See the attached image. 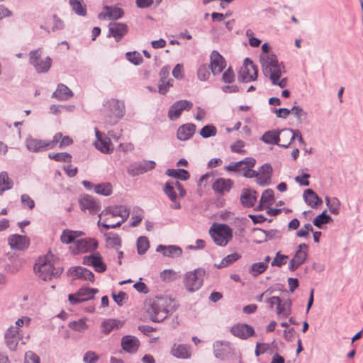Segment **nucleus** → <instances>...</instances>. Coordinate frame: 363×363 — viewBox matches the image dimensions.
Listing matches in <instances>:
<instances>
[{"instance_id": "obj_1", "label": "nucleus", "mask_w": 363, "mask_h": 363, "mask_svg": "<svg viewBox=\"0 0 363 363\" xmlns=\"http://www.w3.org/2000/svg\"><path fill=\"white\" fill-rule=\"evenodd\" d=\"M259 62L263 74L269 78L274 85L284 89L287 86V79H280L284 72V67L279 62L276 55H264L259 56Z\"/></svg>"}, {"instance_id": "obj_2", "label": "nucleus", "mask_w": 363, "mask_h": 363, "mask_svg": "<svg viewBox=\"0 0 363 363\" xmlns=\"http://www.w3.org/2000/svg\"><path fill=\"white\" fill-rule=\"evenodd\" d=\"M130 210L125 206H109L99 215V226L113 229L122 225L129 217Z\"/></svg>"}, {"instance_id": "obj_3", "label": "nucleus", "mask_w": 363, "mask_h": 363, "mask_svg": "<svg viewBox=\"0 0 363 363\" xmlns=\"http://www.w3.org/2000/svg\"><path fill=\"white\" fill-rule=\"evenodd\" d=\"M36 275L43 281H49L58 277L63 272L61 267H55L48 256L40 258L34 266Z\"/></svg>"}, {"instance_id": "obj_4", "label": "nucleus", "mask_w": 363, "mask_h": 363, "mask_svg": "<svg viewBox=\"0 0 363 363\" xmlns=\"http://www.w3.org/2000/svg\"><path fill=\"white\" fill-rule=\"evenodd\" d=\"M209 234L216 245L225 246L233 238V230L227 224H213L209 229Z\"/></svg>"}, {"instance_id": "obj_5", "label": "nucleus", "mask_w": 363, "mask_h": 363, "mask_svg": "<svg viewBox=\"0 0 363 363\" xmlns=\"http://www.w3.org/2000/svg\"><path fill=\"white\" fill-rule=\"evenodd\" d=\"M205 274L206 271L202 268L186 272L184 278V284L186 289L189 292L198 291L203 285Z\"/></svg>"}, {"instance_id": "obj_6", "label": "nucleus", "mask_w": 363, "mask_h": 363, "mask_svg": "<svg viewBox=\"0 0 363 363\" xmlns=\"http://www.w3.org/2000/svg\"><path fill=\"white\" fill-rule=\"evenodd\" d=\"M257 77V69L253 62L248 57L244 60L243 65L238 73V79L242 82H249Z\"/></svg>"}, {"instance_id": "obj_7", "label": "nucleus", "mask_w": 363, "mask_h": 363, "mask_svg": "<svg viewBox=\"0 0 363 363\" xmlns=\"http://www.w3.org/2000/svg\"><path fill=\"white\" fill-rule=\"evenodd\" d=\"M30 62L38 73H44L50 69L52 60L49 57L42 59L40 50L38 49L30 52Z\"/></svg>"}, {"instance_id": "obj_8", "label": "nucleus", "mask_w": 363, "mask_h": 363, "mask_svg": "<svg viewBox=\"0 0 363 363\" xmlns=\"http://www.w3.org/2000/svg\"><path fill=\"white\" fill-rule=\"evenodd\" d=\"M156 163L152 160L132 162L127 167V172L131 177L138 176L155 168Z\"/></svg>"}, {"instance_id": "obj_9", "label": "nucleus", "mask_w": 363, "mask_h": 363, "mask_svg": "<svg viewBox=\"0 0 363 363\" xmlns=\"http://www.w3.org/2000/svg\"><path fill=\"white\" fill-rule=\"evenodd\" d=\"M98 292L96 289H90L82 287L78 290L74 294H69L68 300L69 302L76 305L77 303L91 300L94 298V295Z\"/></svg>"}, {"instance_id": "obj_10", "label": "nucleus", "mask_w": 363, "mask_h": 363, "mask_svg": "<svg viewBox=\"0 0 363 363\" xmlns=\"http://www.w3.org/2000/svg\"><path fill=\"white\" fill-rule=\"evenodd\" d=\"M103 106L105 111L113 114L116 118H121L123 117L125 113V105L123 101L111 99L104 101Z\"/></svg>"}, {"instance_id": "obj_11", "label": "nucleus", "mask_w": 363, "mask_h": 363, "mask_svg": "<svg viewBox=\"0 0 363 363\" xmlns=\"http://www.w3.org/2000/svg\"><path fill=\"white\" fill-rule=\"evenodd\" d=\"M193 104L188 100H179L174 102L168 111V117L171 121H175L181 116L183 111H189Z\"/></svg>"}, {"instance_id": "obj_12", "label": "nucleus", "mask_w": 363, "mask_h": 363, "mask_svg": "<svg viewBox=\"0 0 363 363\" xmlns=\"http://www.w3.org/2000/svg\"><path fill=\"white\" fill-rule=\"evenodd\" d=\"M211 70L214 76L222 72L226 66L225 58L216 50H213L210 55Z\"/></svg>"}, {"instance_id": "obj_13", "label": "nucleus", "mask_w": 363, "mask_h": 363, "mask_svg": "<svg viewBox=\"0 0 363 363\" xmlns=\"http://www.w3.org/2000/svg\"><path fill=\"white\" fill-rule=\"evenodd\" d=\"M230 333L242 340H247L255 334L253 327L246 323H238L231 327Z\"/></svg>"}, {"instance_id": "obj_14", "label": "nucleus", "mask_w": 363, "mask_h": 363, "mask_svg": "<svg viewBox=\"0 0 363 363\" xmlns=\"http://www.w3.org/2000/svg\"><path fill=\"white\" fill-rule=\"evenodd\" d=\"M8 243L12 250H25L30 245V239L26 235L13 234L8 238Z\"/></svg>"}, {"instance_id": "obj_15", "label": "nucleus", "mask_w": 363, "mask_h": 363, "mask_svg": "<svg viewBox=\"0 0 363 363\" xmlns=\"http://www.w3.org/2000/svg\"><path fill=\"white\" fill-rule=\"evenodd\" d=\"M179 306L178 302L168 296L160 297V313L163 312L165 315L160 318V323L172 314Z\"/></svg>"}, {"instance_id": "obj_16", "label": "nucleus", "mask_w": 363, "mask_h": 363, "mask_svg": "<svg viewBox=\"0 0 363 363\" xmlns=\"http://www.w3.org/2000/svg\"><path fill=\"white\" fill-rule=\"evenodd\" d=\"M83 264L92 266L94 270L99 273L104 272L106 269V265L103 262L102 257L99 252L85 256L83 259Z\"/></svg>"}, {"instance_id": "obj_17", "label": "nucleus", "mask_w": 363, "mask_h": 363, "mask_svg": "<svg viewBox=\"0 0 363 363\" xmlns=\"http://www.w3.org/2000/svg\"><path fill=\"white\" fill-rule=\"evenodd\" d=\"M98 246V242L95 239L84 238L77 240L72 250L74 253H84L95 250Z\"/></svg>"}, {"instance_id": "obj_18", "label": "nucleus", "mask_w": 363, "mask_h": 363, "mask_svg": "<svg viewBox=\"0 0 363 363\" xmlns=\"http://www.w3.org/2000/svg\"><path fill=\"white\" fill-rule=\"evenodd\" d=\"M145 310L148 315L150 319L155 323L159 322L157 318L159 312V297L147 298L145 303Z\"/></svg>"}, {"instance_id": "obj_19", "label": "nucleus", "mask_w": 363, "mask_h": 363, "mask_svg": "<svg viewBox=\"0 0 363 363\" xmlns=\"http://www.w3.org/2000/svg\"><path fill=\"white\" fill-rule=\"evenodd\" d=\"M79 204L82 210H88L90 213L94 214L99 211L100 203L93 196L89 195H84L79 199Z\"/></svg>"}, {"instance_id": "obj_20", "label": "nucleus", "mask_w": 363, "mask_h": 363, "mask_svg": "<svg viewBox=\"0 0 363 363\" xmlns=\"http://www.w3.org/2000/svg\"><path fill=\"white\" fill-rule=\"evenodd\" d=\"M68 274L74 279L88 280L91 282L94 280V274L91 271L82 267H74L69 269Z\"/></svg>"}, {"instance_id": "obj_21", "label": "nucleus", "mask_w": 363, "mask_h": 363, "mask_svg": "<svg viewBox=\"0 0 363 363\" xmlns=\"http://www.w3.org/2000/svg\"><path fill=\"white\" fill-rule=\"evenodd\" d=\"M26 146L30 152H38L49 149L47 140L34 138L31 136L26 138Z\"/></svg>"}, {"instance_id": "obj_22", "label": "nucleus", "mask_w": 363, "mask_h": 363, "mask_svg": "<svg viewBox=\"0 0 363 363\" xmlns=\"http://www.w3.org/2000/svg\"><path fill=\"white\" fill-rule=\"evenodd\" d=\"M95 134L96 137V140L94 143L96 148L103 153L107 154L111 152L113 149L110 147V138L104 137L102 133L97 128H95Z\"/></svg>"}, {"instance_id": "obj_23", "label": "nucleus", "mask_w": 363, "mask_h": 363, "mask_svg": "<svg viewBox=\"0 0 363 363\" xmlns=\"http://www.w3.org/2000/svg\"><path fill=\"white\" fill-rule=\"evenodd\" d=\"M257 191L250 189H243L240 195V202L245 208L253 207L257 201Z\"/></svg>"}, {"instance_id": "obj_24", "label": "nucleus", "mask_w": 363, "mask_h": 363, "mask_svg": "<svg viewBox=\"0 0 363 363\" xmlns=\"http://www.w3.org/2000/svg\"><path fill=\"white\" fill-rule=\"evenodd\" d=\"M196 128L194 123H186L179 126L177 131V138L182 141L190 139L194 135Z\"/></svg>"}, {"instance_id": "obj_25", "label": "nucleus", "mask_w": 363, "mask_h": 363, "mask_svg": "<svg viewBox=\"0 0 363 363\" xmlns=\"http://www.w3.org/2000/svg\"><path fill=\"white\" fill-rule=\"evenodd\" d=\"M303 197L307 205L313 208H317L323 203V200L311 189H307L304 191Z\"/></svg>"}, {"instance_id": "obj_26", "label": "nucleus", "mask_w": 363, "mask_h": 363, "mask_svg": "<svg viewBox=\"0 0 363 363\" xmlns=\"http://www.w3.org/2000/svg\"><path fill=\"white\" fill-rule=\"evenodd\" d=\"M233 184L230 179L218 178L213 183L212 189L216 193L223 194L225 191H230Z\"/></svg>"}, {"instance_id": "obj_27", "label": "nucleus", "mask_w": 363, "mask_h": 363, "mask_svg": "<svg viewBox=\"0 0 363 363\" xmlns=\"http://www.w3.org/2000/svg\"><path fill=\"white\" fill-rule=\"evenodd\" d=\"M172 354L179 359H189L191 356L190 346L184 344H174L171 350Z\"/></svg>"}, {"instance_id": "obj_28", "label": "nucleus", "mask_w": 363, "mask_h": 363, "mask_svg": "<svg viewBox=\"0 0 363 363\" xmlns=\"http://www.w3.org/2000/svg\"><path fill=\"white\" fill-rule=\"evenodd\" d=\"M140 342L138 339L132 335H125L123 337L121 340L122 348L130 353L135 352L137 351L139 347Z\"/></svg>"}, {"instance_id": "obj_29", "label": "nucleus", "mask_w": 363, "mask_h": 363, "mask_svg": "<svg viewBox=\"0 0 363 363\" xmlns=\"http://www.w3.org/2000/svg\"><path fill=\"white\" fill-rule=\"evenodd\" d=\"M213 354L217 359H224L230 350V343L224 341H217L213 344Z\"/></svg>"}, {"instance_id": "obj_30", "label": "nucleus", "mask_w": 363, "mask_h": 363, "mask_svg": "<svg viewBox=\"0 0 363 363\" xmlns=\"http://www.w3.org/2000/svg\"><path fill=\"white\" fill-rule=\"evenodd\" d=\"M163 191L169 200L172 202L171 208L174 209H179L181 208L180 203L177 200V194L174 189V185L172 182H167Z\"/></svg>"}, {"instance_id": "obj_31", "label": "nucleus", "mask_w": 363, "mask_h": 363, "mask_svg": "<svg viewBox=\"0 0 363 363\" xmlns=\"http://www.w3.org/2000/svg\"><path fill=\"white\" fill-rule=\"evenodd\" d=\"M280 142L279 146L287 148L294 140V130L290 128H284L279 130Z\"/></svg>"}, {"instance_id": "obj_32", "label": "nucleus", "mask_w": 363, "mask_h": 363, "mask_svg": "<svg viewBox=\"0 0 363 363\" xmlns=\"http://www.w3.org/2000/svg\"><path fill=\"white\" fill-rule=\"evenodd\" d=\"M127 31L128 27L124 23H111L109 24V32L116 41H119Z\"/></svg>"}, {"instance_id": "obj_33", "label": "nucleus", "mask_w": 363, "mask_h": 363, "mask_svg": "<svg viewBox=\"0 0 363 363\" xmlns=\"http://www.w3.org/2000/svg\"><path fill=\"white\" fill-rule=\"evenodd\" d=\"M105 13H101L98 17L99 19H111L116 20L122 17L123 11L121 9L117 7L105 6Z\"/></svg>"}, {"instance_id": "obj_34", "label": "nucleus", "mask_w": 363, "mask_h": 363, "mask_svg": "<svg viewBox=\"0 0 363 363\" xmlns=\"http://www.w3.org/2000/svg\"><path fill=\"white\" fill-rule=\"evenodd\" d=\"M182 249L177 245H160V252L165 257L177 258L182 255Z\"/></svg>"}, {"instance_id": "obj_35", "label": "nucleus", "mask_w": 363, "mask_h": 363, "mask_svg": "<svg viewBox=\"0 0 363 363\" xmlns=\"http://www.w3.org/2000/svg\"><path fill=\"white\" fill-rule=\"evenodd\" d=\"M123 325V322L117 319H107L101 323V332L105 335H108L115 329L121 328Z\"/></svg>"}, {"instance_id": "obj_36", "label": "nucleus", "mask_w": 363, "mask_h": 363, "mask_svg": "<svg viewBox=\"0 0 363 363\" xmlns=\"http://www.w3.org/2000/svg\"><path fill=\"white\" fill-rule=\"evenodd\" d=\"M291 301L290 298H287L284 301H281L280 298V302L277 306V314L280 317L287 318L291 314Z\"/></svg>"}, {"instance_id": "obj_37", "label": "nucleus", "mask_w": 363, "mask_h": 363, "mask_svg": "<svg viewBox=\"0 0 363 363\" xmlns=\"http://www.w3.org/2000/svg\"><path fill=\"white\" fill-rule=\"evenodd\" d=\"M83 232L78 230H71L65 229L62 231L60 236V240L62 243L69 244L74 241V240L83 235Z\"/></svg>"}, {"instance_id": "obj_38", "label": "nucleus", "mask_w": 363, "mask_h": 363, "mask_svg": "<svg viewBox=\"0 0 363 363\" xmlns=\"http://www.w3.org/2000/svg\"><path fill=\"white\" fill-rule=\"evenodd\" d=\"M165 174L181 181H186L190 178L189 172L184 169H168Z\"/></svg>"}, {"instance_id": "obj_39", "label": "nucleus", "mask_w": 363, "mask_h": 363, "mask_svg": "<svg viewBox=\"0 0 363 363\" xmlns=\"http://www.w3.org/2000/svg\"><path fill=\"white\" fill-rule=\"evenodd\" d=\"M43 29H48L50 28L52 31L55 32L58 30H62L65 28L64 21L60 18L57 15H52L49 19L48 27L40 26ZM49 31V30H48Z\"/></svg>"}, {"instance_id": "obj_40", "label": "nucleus", "mask_w": 363, "mask_h": 363, "mask_svg": "<svg viewBox=\"0 0 363 363\" xmlns=\"http://www.w3.org/2000/svg\"><path fill=\"white\" fill-rule=\"evenodd\" d=\"M261 140L267 144L279 145L280 142L279 130H269L264 133Z\"/></svg>"}, {"instance_id": "obj_41", "label": "nucleus", "mask_w": 363, "mask_h": 363, "mask_svg": "<svg viewBox=\"0 0 363 363\" xmlns=\"http://www.w3.org/2000/svg\"><path fill=\"white\" fill-rule=\"evenodd\" d=\"M69 3L75 13L82 16H86V8L83 0H69Z\"/></svg>"}, {"instance_id": "obj_42", "label": "nucleus", "mask_w": 363, "mask_h": 363, "mask_svg": "<svg viewBox=\"0 0 363 363\" xmlns=\"http://www.w3.org/2000/svg\"><path fill=\"white\" fill-rule=\"evenodd\" d=\"M13 186V182L9 177L6 172L0 173V195L6 190L11 189Z\"/></svg>"}, {"instance_id": "obj_43", "label": "nucleus", "mask_w": 363, "mask_h": 363, "mask_svg": "<svg viewBox=\"0 0 363 363\" xmlns=\"http://www.w3.org/2000/svg\"><path fill=\"white\" fill-rule=\"evenodd\" d=\"M332 220L331 216L326 213V211H324L313 219V224L318 228H322L323 225L328 224Z\"/></svg>"}, {"instance_id": "obj_44", "label": "nucleus", "mask_w": 363, "mask_h": 363, "mask_svg": "<svg viewBox=\"0 0 363 363\" xmlns=\"http://www.w3.org/2000/svg\"><path fill=\"white\" fill-rule=\"evenodd\" d=\"M268 268V264L263 262L253 263L250 267L249 272L253 277H257L258 275L264 272Z\"/></svg>"}, {"instance_id": "obj_45", "label": "nucleus", "mask_w": 363, "mask_h": 363, "mask_svg": "<svg viewBox=\"0 0 363 363\" xmlns=\"http://www.w3.org/2000/svg\"><path fill=\"white\" fill-rule=\"evenodd\" d=\"M179 277L178 272L172 269H164L160 272V278L165 282H172Z\"/></svg>"}, {"instance_id": "obj_46", "label": "nucleus", "mask_w": 363, "mask_h": 363, "mask_svg": "<svg viewBox=\"0 0 363 363\" xmlns=\"http://www.w3.org/2000/svg\"><path fill=\"white\" fill-rule=\"evenodd\" d=\"M48 157L57 162H71L72 160V155L67 152H50L48 154Z\"/></svg>"}, {"instance_id": "obj_47", "label": "nucleus", "mask_w": 363, "mask_h": 363, "mask_svg": "<svg viewBox=\"0 0 363 363\" xmlns=\"http://www.w3.org/2000/svg\"><path fill=\"white\" fill-rule=\"evenodd\" d=\"M217 133L216 128L212 125H206L200 130L199 134L203 138L213 137Z\"/></svg>"}, {"instance_id": "obj_48", "label": "nucleus", "mask_w": 363, "mask_h": 363, "mask_svg": "<svg viewBox=\"0 0 363 363\" xmlns=\"http://www.w3.org/2000/svg\"><path fill=\"white\" fill-rule=\"evenodd\" d=\"M94 191L103 196H109L112 193L111 185L109 183H102L94 186Z\"/></svg>"}, {"instance_id": "obj_49", "label": "nucleus", "mask_w": 363, "mask_h": 363, "mask_svg": "<svg viewBox=\"0 0 363 363\" xmlns=\"http://www.w3.org/2000/svg\"><path fill=\"white\" fill-rule=\"evenodd\" d=\"M149 248V241L146 237L141 236L137 240V250L139 255H143Z\"/></svg>"}, {"instance_id": "obj_50", "label": "nucleus", "mask_w": 363, "mask_h": 363, "mask_svg": "<svg viewBox=\"0 0 363 363\" xmlns=\"http://www.w3.org/2000/svg\"><path fill=\"white\" fill-rule=\"evenodd\" d=\"M210 69V66L206 64L201 65L199 67L197 74L199 80L206 81L209 78L211 75Z\"/></svg>"}, {"instance_id": "obj_51", "label": "nucleus", "mask_w": 363, "mask_h": 363, "mask_svg": "<svg viewBox=\"0 0 363 363\" xmlns=\"http://www.w3.org/2000/svg\"><path fill=\"white\" fill-rule=\"evenodd\" d=\"M274 201V191L271 189H266L263 191L260 203H264L268 206L272 205Z\"/></svg>"}, {"instance_id": "obj_52", "label": "nucleus", "mask_w": 363, "mask_h": 363, "mask_svg": "<svg viewBox=\"0 0 363 363\" xmlns=\"http://www.w3.org/2000/svg\"><path fill=\"white\" fill-rule=\"evenodd\" d=\"M127 60L135 65H139L143 62L141 54L137 51L128 52L125 54Z\"/></svg>"}, {"instance_id": "obj_53", "label": "nucleus", "mask_w": 363, "mask_h": 363, "mask_svg": "<svg viewBox=\"0 0 363 363\" xmlns=\"http://www.w3.org/2000/svg\"><path fill=\"white\" fill-rule=\"evenodd\" d=\"M68 326L78 332H84L87 328V325L85 320L82 318L76 321L69 322Z\"/></svg>"}, {"instance_id": "obj_54", "label": "nucleus", "mask_w": 363, "mask_h": 363, "mask_svg": "<svg viewBox=\"0 0 363 363\" xmlns=\"http://www.w3.org/2000/svg\"><path fill=\"white\" fill-rule=\"evenodd\" d=\"M235 74L231 67H229L222 74L221 80L225 84H230L235 81Z\"/></svg>"}, {"instance_id": "obj_55", "label": "nucleus", "mask_w": 363, "mask_h": 363, "mask_svg": "<svg viewBox=\"0 0 363 363\" xmlns=\"http://www.w3.org/2000/svg\"><path fill=\"white\" fill-rule=\"evenodd\" d=\"M253 232L255 238L254 242L256 243H262L267 242L265 230L256 228L253 229Z\"/></svg>"}, {"instance_id": "obj_56", "label": "nucleus", "mask_w": 363, "mask_h": 363, "mask_svg": "<svg viewBox=\"0 0 363 363\" xmlns=\"http://www.w3.org/2000/svg\"><path fill=\"white\" fill-rule=\"evenodd\" d=\"M291 113L297 118V120L300 123H301L306 118V113L299 106H293L291 109Z\"/></svg>"}, {"instance_id": "obj_57", "label": "nucleus", "mask_w": 363, "mask_h": 363, "mask_svg": "<svg viewBox=\"0 0 363 363\" xmlns=\"http://www.w3.org/2000/svg\"><path fill=\"white\" fill-rule=\"evenodd\" d=\"M106 238V243L111 247H120L121 245V240L117 234H111Z\"/></svg>"}, {"instance_id": "obj_58", "label": "nucleus", "mask_w": 363, "mask_h": 363, "mask_svg": "<svg viewBox=\"0 0 363 363\" xmlns=\"http://www.w3.org/2000/svg\"><path fill=\"white\" fill-rule=\"evenodd\" d=\"M307 256V252L305 250H296L292 259L301 266L306 260Z\"/></svg>"}, {"instance_id": "obj_59", "label": "nucleus", "mask_w": 363, "mask_h": 363, "mask_svg": "<svg viewBox=\"0 0 363 363\" xmlns=\"http://www.w3.org/2000/svg\"><path fill=\"white\" fill-rule=\"evenodd\" d=\"M244 147L245 142L241 140H238L230 145V150L233 152L245 154L246 151L243 150Z\"/></svg>"}, {"instance_id": "obj_60", "label": "nucleus", "mask_w": 363, "mask_h": 363, "mask_svg": "<svg viewBox=\"0 0 363 363\" xmlns=\"http://www.w3.org/2000/svg\"><path fill=\"white\" fill-rule=\"evenodd\" d=\"M340 202L338 199L334 197L331 199V204L328 206V208L334 215L339 214L340 212Z\"/></svg>"}, {"instance_id": "obj_61", "label": "nucleus", "mask_w": 363, "mask_h": 363, "mask_svg": "<svg viewBox=\"0 0 363 363\" xmlns=\"http://www.w3.org/2000/svg\"><path fill=\"white\" fill-rule=\"evenodd\" d=\"M24 363H40L39 357L32 351L26 352Z\"/></svg>"}, {"instance_id": "obj_62", "label": "nucleus", "mask_w": 363, "mask_h": 363, "mask_svg": "<svg viewBox=\"0 0 363 363\" xmlns=\"http://www.w3.org/2000/svg\"><path fill=\"white\" fill-rule=\"evenodd\" d=\"M313 229L310 223L305 224L300 230L296 233V236L300 238L306 237L309 232H313Z\"/></svg>"}, {"instance_id": "obj_63", "label": "nucleus", "mask_w": 363, "mask_h": 363, "mask_svg": "<svg viewBox=\"0 0 363 363\" xmlns=\"http://www.w3.org/2000/svg\"><path fill=\"white\" fill-rule=\"evenodd\" d=\"M21 201L24 206H27L29 209H33L35 207L34 201L30 197L29 195L23 194L21 196Z\"/></svg>"}, {"instance_id": "obj_64", "label": "nucleus", "mask_w": 363, "mask_h": 363, "mask_svg": "<svg viewBox=\"0 0 363 363\" xmlns=\"http://www.w3.org/2000/svg\"><path fill=\"white\" fill-rule=\"evenodd\" d=\"M99 359L98 355L92 351L86 352L83 357L84 362L86 363H95Z\"/></svg>"}]
</instances>
